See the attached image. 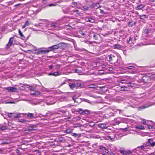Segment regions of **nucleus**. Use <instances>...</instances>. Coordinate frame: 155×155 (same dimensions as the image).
I'll return each mask as SVG.
<instances>
[{
  "label": "nucleus",
  "mask_w": 155,
  "mask_h": 155,
  "mask_svg": "<svg viewBox=\"0 0 155 155\" xmlns=\"http://www.w3.org/2000/svg\"><path fill=\"white\" fill-rule=\"evenodd\" d=\"M64 45V43H60L57 45L49 47V49L51 50V51H53L54 49H57L59 48H61L63 47V45Z\"/></svg>",
  "instance_id": "nucleus-2"
},
{
  "label": "nucleus",
  "mask_w": 155,
  "mask_h": 155,
  "mask_svg": "<svg viewBox=\"0 0 155 155\" xmlns=\"http://www.w3.org/2000/svg\"><path fill=\"white\" fill-rule=\"evenodd\" d=\"M102 71V72H99L98 73V74H103L104 73V71Z\"/></svg>",
  "instance_id": "nucleus-59"
},
{
  "label": "nucleus",
  "mask_w": 155,
  "mask_h": 155,
  "mask_svg": "<svg viewBox=\"0 0 155 155\" xmlns=\"http://www.w3.org/2000/svg\"><path fill=\"white\" fill-rule=\"evenodd\" d=\"M134 68V67L132 66H128L127 67V68L128 69H131Z\"/></svg>",
  "instance_id": "nucleus-40"
},
{
  "label": "nucleus",
  "mask_w": 155,
  "mask_h": 155,
  "mask_svg": "<svg viewBox=\"0 0 155 155\" xmlns=\"http://www.w3.org/2000/svg\"><path fill=\"white\" fill-rule=\"evenodd\" d=\"M123 155H127V153H124Z\"/></svg>",
  "instance_id": "nucleus-64"
},
{
  "label": "nucleus",
  "mask_w": 155,
  "mask_h": 155,
  "mask_svg": "<svg viewBox=\"0 0 155 155\" xmlns=\"http://www.w3.org/2000/svg\"><path fill=\"white\" fill-rule=\"evenodd\" d=\"M71 27L68 25L65 26L64 28L66 29H70Z\"/></svg>",
  "instance_id": "nucleus-41"
},
{
  "label": "nucleus",
  "mask_w": 155,
  "mask_h": 155,
  "mask_svg": "<svg viewBox=\"0 0 155 155\" xmlns=\"http://www.w3.org/2000/svg\"><path fill=\"white\" fill-rule=\"evenodd\" d=\"M35 51H37L35 54H45L49 53L51 51V50L49 49V48H41L39 49H37L35 50Z\"/></svg>",
  "instance_id": "nucleus-1"
},
{
  "label": "nucleus",
  "mask_w": 155,
  "mask_h": 155,
  "mask_svg": "<svg viewBox=\"0 0 155 155\" xmlns=\"http://www.w3.org/2000/svg\"><path fill=\"white\" fill-rule=\"evenodd\" d=\"M147 127L149 129H152L153 128V126L150 125H148Z\"/></svg>",
  "instance_id": "nucleus-45"
},
{
  "label": "nucleus",
  "mask_w": 155,
  "mask_h": 155,
  "mask_svg": "<svg viewBox=\"0 0 155 155\" xmlns=\"http://www.w3.org/2000/svg\"><path fill=\"white\" fill-rule=\"evenodd\" d=\"M140 18L141 19L145 20V18H147V16L145 15H143L140 16Z\"/></svg>",
  "instance_id": "nucleus-21"
},
{
  "label": "nucleus",
  "mask_w": 155,
  "mask_h": 155,
  "mask_svg": "<svg viewBox=\"0 0 155 155\" xmlns=\"http://www.w3.org/2000/svg\"><path fill=\"white\" fill-rule=\"evenodd\" d=\"M8 116L10 118H11L12 117V113H8Z\"/></svg>",
  "instance_id": "nucleus-47"
},
{
  "label": "nucleus",
  "mask_w": 155,
  "mask_h": 155,
  "mask_svg": "<svg viewBox=\"0 0 155 155\" xmlns=\"http://www.w3.org/2000/svg\"><path fill=\"white\" fill-rule=\"evenodd\" d=\"M105 153H108L109 152V151L105 148V150H104Z\"/></svg>",
  "instance_id": "nucleus-54"
},
{
  "label": "nucleus",
  "mask_w": 155,
  "mask_h": 155,
  "mask_svg": "<svg viewBox=\"0 0 155 155\" xmlns=\"http://www.w3.org/2000/svg\"><path fill=\"white\" fill-rule=\"evenodd\" d=\"M132 38H131V37H130L129 40L127 41V43L129 44H131L132 43H134V41H132Z\"/></svg>",
  "instance_id": "nucleus-28"
},
{
  "label": "nucleus",
  "mask_w": 155,
  "mask_h": 155,
  "mask_svg": "<svg viewBox=\"0 0 155 155\" xmlns=\"http://www.w3.org/2000/svg\"><path fill=\"white\" fill-rule=\"evenodd\" d=\"M82 125L81 124H77V126H74L75 127H80Z\"/></svg>",
  "instance_id": "nucleus-46"
},
{
  "label": "nucleus",
  "mask_w": 155,
  "mask_h": 155,
  "mask_svg": "<svg viewBox=\"0 0 155 155\" xmlns=\"http://www.w3.org/2000/svg\"><path fill=\"white\" fill-rule=\"evenodd\" d=\"M80 81H76L74 83L75 84L76 87H78L80 86L81 85V84L80 82Z\"/></svg>",
  "instance_id": "nucleus-17"
},
{
  "label": "nucleus",
  "mask_w": 155,
  "mask_h": 155,
  "mask_svg": "<svg viewBox=\"0 0 155 155\" xmlns=\"http://www.w3.org/2000/svg\"><path fill=\"white\" fill-rule=\"evenodd\" d=\"M106 124H100L98 125V127L101 128V129H106L107 128V127L105 126Z\"/></svg>",
  "instance_id": "nucleus-12"
},
{
  "label": "nucleus",
  "mask_w": 155,
  "mask_h": 155,
  "mask_svg": "<svg viewBox=\"0 0 155 155\" xmlns=\"http://www.w3.org/2000/svg\"><path fill=\"white\" fill-rule=\"evenodd\" d=\"M108 57H109L108 61H109L116 62L117 61V59L116 55H114L111 54L108 55Z\"/></svg>",
  "instance_id": "nucleus-3"
},
{
  "label": "nucleus",
  "mask_w": 155,
  "mask_h": 155,
  "mask_svg": "<svg viewBox=\"0 0 155 155\" xmlns=\"http://www.w3.org/2000/svg\"><path fill=\"white\" fill-rule=\"evenodd\" d=\"M58 72H56L53 73H50L48 75H52L54 76H56L57 75H58Z\"/></svg>",
  "instance_id": "nucleus-20"
},
{
  "label": "nucleus",
  "mask_w": 155,
  "mask_h": 155,
  "mask_svg": "<svg viewBox=\"0 0 155 155\" xmlns=\"http://www.w3.org/2000/svg\"><path fill=\"white\" fill-rule=\"evenodd\" d=\"M69 86L72 89H73L74 88L76 87L75 84L74 83L71 84H69Z\"/></svg>",
  "instance_id": "nucleus-19"
},
{
  "label": "nucleus",
  "mask_w": 155,
  "mask_h": 155,
  "mask_svg": "<svg viewBox=\"0 0 155 155\" xmlns=\"http://www.w3.org/2000/svg\"><path fill=\"white\" fill-rule=\"evenodd\" d=\"M91 7L92 8H93L97 9V8L99 7L100 5L99 3H97L95 4H93L92 5H91Z\"/></svg>",
  "instance_id": "nucleus-11"
},
{
  "label": "nucleus",
  "mask_w": 155,
  "mask_h": 155,
  "mask_svg": "<svg viewBox=\"0 0 155 155\" xmlns=\"http://www.w3.org/2000/svg\"><path fill=\"white\" fill-rule=\"evenodd\" d=\"M27 120H25L23 119H21V120H19L18 121V122H21V123H26Z\"/></svg>",
  "instance_id": "nucleus-31"
},
{
  "label": "nucleus",
  "mask_w": 155,
  "mask_h": 155,
  "mask_svg": "<svg viewBox=\"0 0 155 155\" xmlns=\"http://www.w3.org/2000/svg\"><path fill=\"white\" fill-rule=\"evenodd\" d=\"M77 112H78L80 114H83V110L82 109H81L79 108L77 110Z\"/></svg>",
  "instance_id": "nucleus-26"
},
{
  "label": "nucleus",
  "mask_w": 155,
  "mask_h": 155,
  "mask_svg": "<svg viewBox=\"0 0 155 155\" xmlns=\"http://www.w3.org/2000/svg\"><path fill=\"white\" fill-rule=\"evenodd\" d=\"M48 6L50 7L52 6H55V4H53V3H51V4H49L48 5Z\"/></svg>",
  "instance_id": "nucleus-49"
},
{
  "label": "nucleus",
  "mask_w": 155,
  "mask_h": 155,
  "mask_svg": "<svg viewBox=\"0 0 155 155\" xmlns=\"http://www.w3.org/2000/svg\"><path fill=\"white\" fill-rule=\"evenodd\" d=\"M6 129V128L5 127H1V129L3 130Z\"/></svg>",
  "instance_id": "nucleus-50"
},
{
  "label": "nucleus",
  "mask_w": 155,
  "mask_h": 155,
  "mask_svg": "<svg viewBox=\"0 0 155 155\" xmlns=\"http://www.w3.org/2000/svg\"><path fill=\"white\" fill-rule=\"evenodd\" d=\"M155 145V142H153L152 139H149L148 140V141L145 144L146 146H151L154 147Z\"/></svg>",
  "instance_id": "nucleus-4"
},
{
  "label": "nucleus",
  "mask_w": 155,
  "mask_h": 155,
  "mask_svg": "<svg viewBox=\"0 0 155 155\" xmlns=\"http://www.w3.org/2000/svg\"><path fill=\"white\" fill-rule=\"evenodd\" d=\"M49 114L51 115L60 114V113H59L56 112L49 111Z\"/></svg>",
  "instance_id": "nucleus-23"
},
{
  "label": "nucleus",
  "mask_w": 155,
  "mask_h": 155,
  "mask_svg": "<svg viewBox=\"0 0 155 155\" xmlns=\"http://www.w3.org/2000/svg\"><path fill=\"white\" fill-rule=\"evenodd\" d=\"M75 99H76V98L75 97H72V99L74 101V102H75Z\"/></svg>",
  "instance_id": "nucleus-61"
},
{
  "label": "nucleus",
  "mask_w": 155,
  "mask_h": 155,
  "mask_svg": "<svg viewBox=\"0 0 155 155\" xmlns=\"http://www.w3.org/2000/svg\"><path fill=\"white\" fill-rule=\"evenodd\" d=\"M79 33L80 34L83 35H85V33L84 31H83L82 30H80L79 31Z\"/></svg>",
  "instance_id": "nucleus-37"
},
{
  "label": "nucleus",
  "mask_w": 155,
  "mask_h": 155,
  "mask_svg": "<svg viewBox=\"0 0 155 155\" xmlns=\"http://www.w3.org/2000/svg\"><path fill=\"white\" fill-rule=\"evenodd\" d=\"M72 136H74L75 137H79L81 136V135L80 134L78 135L76 133H72V134L71 135Z\"/></svg>",
  "instance_id": "nucleus-22"
},
{
  "label": "nucleus",
  "mask_w": 155,
  "mask_h": 155,
  "mask_svg": "<svg viewBox=\"0 0 155 155\" xmlns=\"http://www.w3.org/2000/svg\"><path fill=\"white\" fill-rule=\"evenodd\" d=\"M114 48L117 49H120L122 47L121 45L118 44L114 45Z\"/></svg>",
  "instance_id": "nucleus-14"
},
{
  "label": "nucleus",
  "mask_w": 155,
  "mask_h": 155,
  "mask_svg": "<svg viewBox=\"0 0 155 155\" xmlns=\"http://www.w3.org/2000/svg\"><path fill=\"white\" fill-rule=\"evenodd\" d=\"M145 7V5H143L141 4L140 5H138L136 7V9L137 10H142Z\"/></svg>",
  "instance_id": "nucleus-8"
},
{
  "label": "nucleus",
  "mask_w": 155,
  "mask_h": 155,
  "mask_svg": "<svg viewBox=\"0 0 155 155\" xmlns=\"http://www.w3.org/2000/svg\"><path fill=\"white\" fill-rule=\"evenodd\" d=\"M25 23H27L26 26H28L29 25V23L28 22V21H26Z\"/></svg>",
  "instance_id": "nucleus-58"
},
{
  "label": "nucleus",
  "mask_w": 155,
  "mask_h": 155,
  "mask_svg": "<svg viewBox=\"0 0 155 155\" xmlns=\"http://www.w3.org/2000/svg\"><path fill=\"white\" fill-rule=\"evenodd\" d=\"M120 152L123 154L124 153L125 151L124 150H120Z\"/></svg>",
  "instance_id": "nucleus-52"
},
{
  "label": "nucleus",
  "mask_w": 155,
  "mask_h": 155,
  "mask_svg": "<svg viewBox=\"0 0 155 155\" xmlns=\"http://www.w3.org/2000/svg\"><path fill=\"white\" fill-rule=\"evenodd\" d=\"M36 125H32L28 127L27 130L30 131L32 130H35L36 129L35 128L36 127Z\"/></svg>",
  "instance_id": "nucleus-5"
},
{
  "label": "nucleus",
  "mask_w": 155,
  "mask_h": 155,
  "mask_svg": "<svg viewBox=\"0 0 155 155\" xmlns=\"http://www.w3.org/2000/svg\"><path fill=\"white\" fill-rule=\"evenodd\" d=\"M73 129H71L68 128L66 130H64V132L67 134H69L72 133Z\"/></svg>",
  "instance_id": "nucleus-10"
},
{
  "label": "nucleus",
  "mask_w": 155,
  "mask_h": 155,
  "mask_svg": "<svg viewBox=\"0 0 155 155\" xmlns=\"http://www.w3.org/2000/svg\"><path fill=\"white\" fill-rule=\"evenodd\" d=\"M48 21L47 20L44 19H39L38 20V26H40V24H44V22H47Z\"/></svg>",
  "instance_id": "nucleus-9"
},
{
  "label": "nucleus",
  "mask_w": 155,
  "mask_h": 155,
  "mask_svg": "<svg viewBox=\"0 0 155 155\" xmlns=\"http://www.w3.org/2000/svg\"><path fill=\"white\" fill-rule=\"evenodd\" d=\"M100 13L101 14H105V13L104 12L103 10H101V9H100Z\"/></svg>",
  "instance_id": "nucleus-43"
},
{
  "label": "nucleus",
  "mask_w": 155,
  "mask_h": 155,
  "mask_svg": "<svg viewBox=\"0 0 155 155\" xmlns=\"http://www.w3.org/2000/svg\"><path fill=\"white\" fill-rule=\"evenodd\" d=\"M5 89L7 90L8 91L11 92L15 91L17 90L16 88L12 87H6Z\"/></svg>",
  "instance_id": "nucleus-6"
},
{
  "label": "nucleus",
  "mask_w": 155,
  "mask_h": 155,
  "mask_svg": "<svg viewBox=\"0 0 155 155\" xmlns=\"http://www.w3.org/2000/svg\"><path fill=\"white\" fill-rule=\"evenodd\" d=\"M80 71L78 69H75V72L76 73H80Z\"/></svg>",
  "instance_id": "nucleus-48"
},
{
  "label": "nucleus",
  "mask_w": 155,
  "mask_h": 155,
  "mask_svg": "<svg viewBox=\"0 0 155 155\" xmlns=\"http://www.w3.org/2000/svg\"><path fill=\"white\" fill-rule=\"evenodd\" d=\"M56 102V101H54V102H52L51 101L50 102H46V104L47 105H50L54 104Z\"/></svg>",
  "instance_id": "nucleus-27"
},
{
  "label": "nucleus",
  "mask_w": 155,
  "mask_h": 155,
  "mask_svg": "<svg viewBox=\"0 0 155 155\" xmlns=\"http://www.w3.org/2000/svg\"><path fill=\"white\" fill-rule=\"evenodd\" d=\"M142 124H145V125L147 124V123L146 121L144 119H143V120L142 122Z\"/></svg>",
  "instance_id": "nucleus-34"
},
{
  "label": "nucleus",
  "mask_w": 155,
  "mask_h": 155,
  "mask_svg": "<svg viewBox=\"0 0 155 155\" xmlns=\"http://www.w3.org/2000/svg\"><path fill=\"white\" fill-rule=\"evenodd\" d=\"M49 68L50 69H51L53 68V66L52 65H50L49 66Z\"/></svg>",
  "instance_id": "nucleus-55"
},
{
  "label": "nucleus",
  "mask_w": 155,
  "mask_h": 155,
  "mask_svg": "<svg viewBox=\"0 0 155 155\" xmlns=\"http://www.w3.org/2000/svg\"><path fill=\"white\" fill-rule=\"evenodd\" d=\"M6 104H13L14 103V102L12 101H8L7 102L5 103Z\"/></svg>",
  "instance_id": "nucleus-51"
},
{
  "label": "nucleus",
  "mask_w": 155,
  "mask_h": 155,
  "mask_svg": "<svg viewBox=\"0 0 155 155\" xmlns=\"http://www.w3.org/2000/svg\"><path fill=\"white\" fill-rule=\"evenodd\" d=\"M145 146L144 145L141 146H139L137 147V148H139L140 147L141 148L142 150H143L144 149Z\"/></svg>",
  "instance_id": "nucleus-39"
},
{
  "label": "nucleus",
  "mask_w": 155,
  "mask_h": 155,
  "mask_svg": "<svg viewBox=\"0 0 155 155\" xmlns=\"http://www.w3.org/2000/svg\"><path fill=\"white\" fill-rule=\"evenodd\" d=\"M27 115L28 117L31 118L35 117L34 114L33 113H28L27 114Z\"/></svg>",
  "instance_id": "nucleus-15"
},
{
  "label": "nucleus",
  "mask_w": 155,
  "mask_h": 155,
  "mask_svg": "<svg viewBox=\"0 0 155 155\" xmlns=\"http://www.w3.org/2000/svg\"><path fill=\"white\" fill-rule=\"evenodd\" d=\"M99 148L100 150L104 151V150H105V147H104L102 145H100L99 147Z\"/></svg>",
  "instance_id": "nucleus-30"
},
{
  "label": "nucleus",
  "mask_w": 155,
  "mask_h": 155,
  "mask_svg": "<svg viewBox=\"0 0 155 155\" xmlns=\"http://www.w3.org/2000/svg\"><path fill=\"white\" fill-rule=\"evenodd\" d=\"M94 39L95 40H97L98 39V38L99 37V35L97 34H94L93 35Z\"/></svg>",
  "instance_id": "nucleus-18"
},
{
  "label": "nucleus",
  "mask_w": 155,
  "mask_h": 155,
  "mask_svg": "<svg viewBox=\"0 0 155 155\" xmlns=\"http://www.w3.org/2000/svg\"><path fill=\"white\" fill-rule=\"evenodd\" d=\"M106 65L105 64H103L102 65V67L103 68H105Z\"/></svg>",
  "instance_id": "nucleus-62"
},
{
  "label": "nucleus",
  "mask_w": 155,
  "mask_h": 155,
  "mask_svg": "<svg viewBox=\"0 0 155 155\" xmlns=\"http://www.w3.org/2000/svg\"><path fill=\"white\" fill-rule=\"evenodd\" d=\"M27 23H25V25H24L22 26V28H25L26 26Z\"/></svg>",
  "instance_id": "nucleus-53"
},
{
  "label": "nucleus",
  "mask_w": 155,
  "mask_h": 155,
  "mask_svg": "<svg viewBox=\"0 0 155 155\" xmlns=\"http://www.w3.org/2000/svg\"><path fill=\"white\" fill-rule=\"evenodd\" d=\"M29 89L31 91H34V89H35V88L33 87L30 86V87H29Z\"/></svg>",
  "instance_id": "nucleus-42"
},
{
  "label": "nucleus",
  "mask_w": 155,
  "mask_h": 155,
  "mask_svg": "<svg viewBox=\"0 0 155 155\" xmlns=\"http://www.w3.org/2000/svg\"><path fill=\"white\" fill-rule=\"evenodd\" d=\"M40 92L38 91H34L31 93V94L35 96H37L40 94Z\"/></svg>",
  "instance_id": "nucleus-13"
},
{
  "label": "nucleus",
  "mask_w": 155,
  "mask_h": 155,
  "mask_svg": "<svg viewBox=\"0 0 155 155\" xmlns=\"http://www.w3.org/2000/svg\"><path fill=\"white\" fill-rule=\"evenodd\" d=\"M132 153V152L130 151H127V153L128 154H130Z\"/></svg>",
  "instance_id": "nucleus-57"
},
{
  "label": "nucleus",
  "mask_w": 155,
  "mask_h": 155,
  "mask_svg": "<svg viewBox=\"0 0 155 155\" xmlns=\"http://www.w3.org/2000/svg\"><path fill=\"white\" fill-rule=\"evenodd\" d=\"M87 21L91 22V23H94V20L91 18H89L87 20Z\"/></svg>",
  "instance_id": "nucleus-25"
},
{
  "label": "nucleus",
  "mask_w": 155,
  "mask_h": 155,
  "mask_svg": "<svg viewBox=\"0 0 155 155\" xmlns=\"http://www.w3.org/2000/svg\"><path fill=\"white\" fill-rule=\"evenodd\" d=\"M116 98L117 100H121V97L120 96H118L116 97Z\"/></svg>",
  "instance_id": "nucleus-44"
},
{
  "label": "nucleus",
  "mask_w": 155,
  "mask_h": 155,
  "mask_svg": "<svg viewBox=\"0 0 155 155\" xmlns=\"http://www.w3.org/2000/svg\"><path fill=\"white\" fill-rule=\"evenodd\" d=\"M135 128L137 129H140L141 130L144 129V127L143 126H138L136 127Z\"/></svg>",
  "instance_id": "nucleus-24"
},
{
  "label": "nucleus",
  "mask_w": 155,
  "mask_h": 155,
  "mask_svg": "<svg viewBox=\"0 0 155 155\" xmlns=\"http://www.w3.org/2000/svg\"><path fill=\"white\" fill-rule=\"evenodd\" d=\"M117 110H118L119 111V113H120V114H121V113H122L121 110H119V109H117Z\"/></svg>",
  "instance_id": "nucleus-63"
},
{
  "label": "nucleus",
  "mask_w": 155,
  "mask_h": 155,
  "mask_svg": "<svg viewBox=\"0 0 155 155\" xmlns=\"http://www.w3.org/2000/svg\"><path fill=\"white\" fill-rule=\"evenodd\" d=\"M137 36H136V38L135 37H134V40H133V41H134H134H135L137 39Z\"/></svg>",
  "instance_id": "nucleus-56"
},
{
  "label": "nucleus",
  "mask_w": 155,
  "mask_h": 155,
  "mask_svg": "<svg viewBox=\"0 0 155 155\" xmlns=\"http://www.w3.org/2000/svg\"><path fill=\"white\" fill-rule=\"evenodd\" d=\"M89 87L91 88H96L95 86L93 84L90 85Z\"/></svg>",
  "instance_id": "nucleus-35"
},
{
  "label": "nucleus",
  "mask_w": 155,
  "mask_h": 155,
  "mask_svg": "<svg viewBox=\"0 0 155 155\" xmlns=\"http://www.w3.org/2000/svg\"><path fill=\"white\" fill-rule=\"evenodd\" d=\"M13 38L14 37H11L10 38L8 42L6 45V47L7 48H9L12 45L13 41Z\"/></svg>",
  "instance_id": "nucleus-7"
},
{
  "label": "nucleus",
  "mask_w": 155,
  "mask_h": 155,
  "mask_svg": "<svg viewBox=\"0 0 155 155\" xmlns=\"http://www.w3.org/2000/svg\"><path fill=\"white\" fill-rule=\"evenodd\" d=\"M91 114V112L90 110H83V115H84V114Z\"/></svg>",
  "instance_id": "nucleus-16"
},
{
  "label": "nucleus",
  "mask_w": 155,
  "mask_h": 155,
  "mask_svg": "<svg viewBox=\"0 0 155 155\" xmlns=\"http://www.w3.org/2000/svg\"><path fill=\"white\" fill-rule=\"evenodd\" d=\"M144 32L146 34H148L149 32V30L148 29H145L144 30Z\"/></svg>",
  "instance_id": "nucleus-36"
},
{
  "label": "nucleus",
  "mask_w": 155,
  "mask_h": 155,
  "mask_svg": "<svg viewBox=\"0 0 155 155\" xmlns=\"http://www.w3.org/2000/svg\"><path fill=\"white\" fill-rule=\"evenodd\" d=\"M113 70V68H110H110L109 69V71H111Z\"/></svg>",
  "instance_id": "nucleus-60"
},
{
  "label": "nucleus",
  "mask_w": 155,
  "mask_h": 155,
  "mask_svg": "<svg viewBox=\"0 0 155 155\" xmlns=\"http://www.w3.org/2000/svg\"><path fill=\"white\" fill-rule=\"evenodd\" d=\"M50 25L51 27H52L53 28H55L57 27V26L53 23H51L50 24Z\"/></svg>",
  "instance_id": "nucleus-32"
},
{
  "label": "nucleus",
  "mask_w": 155,
  "mask_h": 155,
  "mask_svg": "<svg viewBox=\"0 0 155 155\" xmlns=\"http://www.w3.org/2000/svg\"><path fill=\"white\" fill-rule=\"evenodd\" d=\"M89 126L91 127H93V126H94V123L92 122V121H91V122H90L89 123Z\"/></svg>",
  "instance_id": "nucleus-29"
},
{
  "label": "nucleus",
  "mask_w": 155,
  "mask_h": 155,
  "mask_svg": "<svg viewBox=\"0 0 155 155\" xmlns=\"http://www.w3.org/2000/svg\"><path fill=\"white\" fill-rule=\"evenodd\" d=\"M18 33L22 37H24V36L23 34L21 32L20 30L19 29L18 30Z\"/></svg>",
  "instance_id": "nucleus-33"
},
{
  "label": "nucleus",
  "mask_w": 155,
  "mask_h": 155,
  "mask_svg": "<svg viewBox=\"0 0 155 155\" xmlns=\"http://www.w3.org/2000/svg\"><path fill=\"white\" fill-rule=\"evenodd\" d=\"M19 117V116L18 114H14V117L15 118H18Z\"/></svg>",
  "instance_id": "nucleus-38"
}]
</instances>
